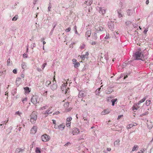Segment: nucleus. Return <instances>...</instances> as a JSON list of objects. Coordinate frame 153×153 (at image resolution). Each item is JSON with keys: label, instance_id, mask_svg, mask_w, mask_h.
<instances>
[{"label": "nucleus", "instance_id": "4d7b16f0", "mask_svg": "<svg viewBox=\"0 0 153 153\" xmlns=\"http://www.w3.org/2000/svg\"><path fill=\"white\" fill-rule=\"evenodd\" d=\"M148 30L147 29H145V30L143 31V33H146Z\"/></svg>", "mask_w": 153, "mask_h": 153}, {"label": "nucleus", "instance_id": "1a4fd4ad", "mask_svg": "<svg viewBox=\"0 0 153 153\" xmlns=\"http://www.w3.org/2000/svg\"><path fill=\"white\" fill-rule=\"evenodd\" d=\"M37 130V127L36 126H33L31 128L30 131V133L32 134H35Z\"/></svg>", "mask_w": 153, "mask_h": 153}, {"label": "nucleus", "instance_id": "58836bf2", "mask_svg": "<svg viewBox=\"0 0 153 153\" xmlns=\"http://www.w3.org/2000/svg\"><path fill=\"white\" fill-rule=\"evenodd\" d=\"M27 100V98L25 97L22 100V101L23 103H24Z\"/></svg>", "mask_w": 153, "mask_h": 153}, {"label": "nucleus", "instance_id": "37998d69", "mask_svg": "<svg viewBox=\"0 0 153 153\" xmlns=\"http://www.w3.org/2000/svg\"><path fill=\"white\" fill-rule=\"evenodd\" d=\"M149 113V112L148 111H146L145 112L144 114H142L140 115V116L141 117H142L144 115H146L148 114Z\"/></svg>", "mask_w": 153, "mask_h": 153}, {"label": "nucleus", "instance_id": "3c124183", "mask_svg": "<svg viewBox=\"0 0 153 153\" xmlns=\"http://www.w3.org/2000/svg\"><path fill=\"white\" fill-rule=\"evenodd\" d=\"M21 79V78L20 77L17 78L16 80V83H17V82L20 81Z\"/></svg>", "mask_w": 153, "mask_h": 153}, {"label": "nucleus", "instance_id": "9d476101", "mask_svg": "<svg viewBox=\"0 0 153 153\" xmlns=\"http://www.w3.org/2000/svg\"><path fill=\"white\" fill-rule=\"evenodd\" d=\"M73 63L74 65V67L75 68L78 67L79 65V63L75 59H72Z\"/></svg>", "mask_w": 153, "mask_h": 153}, {"label": "nucleus", "instance_id": "c9c22d12", "mask_svg": "<svg viewBox=\"0 0 153 153\" xmlns=\"http://www.w3.org/2000/svg\"><path fill=\"white\" fill-rule=\"evenodd\" d=\"M48 106L47 105H45V106H43L40 109V110H44L48 108Z\"/></svg>", "mask_w": 153, "mask_h": 153}, {"label": "nucleus", "instance_id": "774afa93", "mask_svg": "<svg viewBox=\"0 0 153 153\" xmlns=\"http://www.w3.org/2000/svg\"><path fill=\"white\" fill-rule=\"evenodd\" d=\"M146 4H149V0H146Z\"/></svg>", "mask_w": 153, "mask_h": 153}, {"label": "nucleus", "instance_id": "e2e57ef3", "mask_svg": "<svg viewBox=\"0 0 153 153\" xmlns=\"http://www.w3.org/2000/svg\"><path fill=\"white\" fill-rule=\"evenodd\" d=\"M150 153H153V148H152L151 149Z\"/></svg>", "mask_w": 153, "mask_h": 153}, {"label": "nucleus", "instance_id": "bf43d9fd", "mask_svg": "<svg viewBox=\"0 0 153 153\" xmlns=\"http://www.w3.org/2000/svg\"><path fill=\"white\" fill-rule=\"evenodd\" d=\"M91 43L92 45H95L96 44V43L95 42H92Z\"/></svg>", "mask_w": 153, "mask_h": 153}, {"label": "nucleus", "instance_id": "09e8293b", "mask_svg": "<svg viewBox=\"0 0 153 153\" xmlns=\"http://www.w3.org/2000/svg\"><path fill=\"white\" fill-rule=\"evenodd\" d=\"M71 29V28L70 27H69L67 29H66L65 31L66 32H69L70 31Z\"/></svg>", "mask_w": 153, "mask_h": 153}, {"label": "nucleus", "instance_id": "a18cd8bd", "mask_svg": "<svg viewBox=\"0 0 153 153\" xmlns=\"http://www.w3.org/2000/svg\"><path fill=\"white\" fill-rule=\"evenodd\" d=\"M47 65V63H44L42 65V69H44V68L45 67V66L46 65Z\"/></svg>", "mask_w": 153, "mask_h": 153}, {"label": "nucleus", "instance_id": "680f3d73", "mask_svg": "<svg viewBox=\"0 0 153 153\" xmlns=\"http://www.w3.org/2000/svg\"><path fill=\"white\" fill-rule=\"evenodd\" d=\"M23 56L24 57L27 58V55L26 54H23Z\"/></svg>", "mask_w": 153, "mask_h": 153}, {"label": "nucleus", "instance_id": "423d86ee", "mask_svg": "<svg viewBox=\"0 0 153 153\" xmlns=\"http://www.w3.org/2000/svg\"><path fill=\"white\" fill-rule=\"evenodd\" d=\"M141 103L138 102L137 103H135L134 105H133L132 109L133 111L134 110H137L140 107V105Z\"/></svg>", "mask_w": 153, "mask_h": 153}, {"label": "nucleus", "instance_id": "0e129e2a", "mask_svg": "<svg viewBox=\"0 0 153 153\" xmlns=\"http://www.w3.org/2000/svg\"><path fill=\"white\" fill-rule=\"evenodd\" d=\"M107 150L108 151H110L111 150V148H107Z\"/></svg>", "mask_w": 153, "mask_h": 153}, {"label": "nucleus", "instance_id": "49530a36", "mask_svg": "<svg viewBox=\"0 0 153 153\" xmlns=\"http://www.w3.org/2000/svg\"><path fill=\"white\" fill-rule=\"evenodd\" d=\"M10 59H7V65H10Z\"/></svg>", "mask_w": 153, "mask_h": 153}, {"label": "nucleus", "instance_id": "f03ea898", "mask_svg": "<svg viewBox=\"0 0 153 153\" xmlns=\"http://www.w3.org/2000/svg\"><path fill=\"white\" fill-rule=\"evenodd\" d=\"M135 56L136 59H142L143 57V54L140 50L137 51L135 53Z\"/></svg>", "mask_w": 153, "mask_h": 153}, {"label": "nucleus", "instance_id": "c85d7f7f", "mask_svg": "<svg viewBox=\"0 0 153 153\" xmlns=\"http://www.w3.org/2000/svg\"><path fill=\"white\" fill-rule=\"evenodd\" d=\"M24 89L26 91V92L28 93H29L30 91L29 88L28 87H25Z\"/></svg>", "mask_w": 153, "mask_h": 153}, {"label": "nucleus", "instance_id": "2f4dec72", "mask_svg": "<svg viewBox=\"0 0 153 153\" xmlns=\"http://www.w3.org/2000/svg\"><path fill=\"white\" fill-rule=\"evenodd\" d=\"M71 122L68 121L66 120V126L67 127H70Z\"/></svg>", "mask_w": 153, "mask_h": 153}, {"label": "nucleus", "instance_id": "864d4df0", "mask_svg": "<svg viewBox=\"0 0 153 153\" xmlns=\"http://www.w3.org/2000/svg\"><path fill=\"white\" fill-rule=\"evenodd\" d=\"M59 112L58 111H57L56 112H54V113H53V115H58V114H59Z\"/></svg>", "mask_w": 153, "mask_h": 153}, {"label": "nucleus", "instance_id": "39448f33", "mask_svg": "<svg viewBox=\"0 0 153 153\" xmlns=\"http://www.w3.org/2000/svg\"><path fill=\"white\" fill-rule=\"evenodd\" d=\"M141 103L138 102L137 103H135L134 105H133L132 109L133 111L134 110H137L140 107V105Z\"/></svg>", "mask_w": 153, "mask_h": 153}, {"label": "nucleus", "instance_id": "7c9ffc66", "mask_svg": "<svg viewBox=\"0 0 153 153\" xmlns=\"http://www.w3.org/2000/svg\"><path fill=\"white\" fill-rule=\"evenodd\" d=\"M136 126L135 125L133 124H130L128 125L127 126V128L128 129H130L132 128L133 126Z\"/></svg>", "mask_w": 153, "mask_h": 153}, {"label": "nucleus", "instance_id": "bb28decb", "mask_svg": "<svg viewBox=\"0 0 153 153\" xmlns=\"http://www.w3.org/2000/svg\"><path fill=\"white\" fill-rule=\"evenodd\" d=\"M93 38L95 40L97 39V34L96 33H94L92 35Z\"/></svg>", "mask_w": 153, "mask_h": 153}, {"label": "nucleus", "instance_id": "412c9836", "mask_svg": "<svg viewBox=\"0 0 153 153\" xmlns=\"http://www.w3.org/2000/svg\"><path fill=\"white\" fill-rule=\"evenodd\" d=\"M21 66L22 69H26L27 66L25 62H23L21 64Z\"/></svg>", "mask_w": 153, "mask_h": 153}, {"label": "nucleus", "instance_id": "6ab92c4d", "mask_svg": "<svg viewBox=\"0 0 153 153\" xmlns=\"http://www.w3.org/2000/svg\"><path fill=\"white\" fill-rule=\"evenodd\" d=\"M109 109H107L105 110L104 111H102L101 112V114L103 115L107 114L109 113Z\"/></svg>", "mask_w": 153, "mask_h": 153}, {"label": "nucleus", "instance_id": "052dcab7", "mask_svg": "<svg viewBox=\"0 0 153 153\" xmlns=\"http://www.w3.org/2000/svg\"><path fill=\"white\" fill-rule=\"evenodd\" d=\"M53 123V124L56 125V121L54 120H52Z\"/></svg>", "mask_w": 153, "mask_h": 153}, {"label": "nucleus", "instance_id": "79ce46f5", "mask_svg": "<svg viewBox=\"0 0 153 153\" xmlns=\"http://www.w3.org/2000/svg\"><path fill=\"white\" fill-rule=\"evenodd\" d=\"M101 88H100L98 89H97L96 90V92H97V91H98V93L96 94L97 95H99L100 94V89H101Z\"/></svg>", "mask_w": 153, "mask_h": 153}, {"label": "nucleus", "instance_id": "f704fd0d", "mask_svg": "<svg viewBox=\"0 0 153 153\" xmlns=\"http://www.w3.org/2000/svg\"><path fill=\"white\" fill-rule=\"evenodd\" d=\"M117 100V99H114L112 100L111 101L112 102V105L114 106V105L115 102H116Z\"/></svg>", "mask_w": 153, "mask_h": 153}, {"label": "nucleus", "instance_id": "f3484780", "mask_svg": "<svg viewBox=\"0 0 153 153\" xmlns=\"http://www.w3.org/2000/svg\"><path fill=\"white\" fill-rule=\"evenodd\" d=\"M57 88V85L56 83L53 84L51 86V88L53 90H56Z\"/></svg>", "mask_w": 153, "mask_h": 153}, {"label": "nucleus", "instance_id": "a878e982", "mask_svg": "<svg viewBox=\"0 0 153 153\" xmlns=\"http://www.w3.org/2000/svg\"><path fill=\"white\" fill-rule=\"evenodd\" d=\"M79 96L80 97H82L85 96L84 94L83 91H80L79 93Z\"/></svg>", "mask_w": 153, "mask_h": 153}, {"label": "nucleus", "instance_id": "603ef678", "mask_svg": "<svg viewBox=\"0 0 153 153\" xmlns=\"http://www.w3.org/2000/svg\"><path fill=\"white\" fill-rule=\"evenodd\" d=\"M74 29L75 30V33H77L78 32H77V30H76V26H74Z\"/></svg>", "mask_w": 153, "mask_h": 153}, {"label": "nucleus", "instance_id": "b1692460", "mask_svg": "<svg viewBox=\"0 0 153 153\" xmlns=\"http://www.w3.org/2000/svg\"><path fill=\"white\" fill-rule=\"evenodd\" d=\"M138 148H139V147L138 145H134V147H133V148H132V151H135V150H136L138 149Z\"/></svg>", "mask_w": 153, "mask_h": 153}, {"label": "nucleus", "instance_id": "473e14b6", "mask_svg": "<svg viewBox=\"0 0 153 153\" xmlns=\"http://www.w3.org/2000/svg\"><path fill=\"white\" fill-rule=\"evenodd\" d=\"M35 152L36 153H40L41 152L40 149L39 147L36 148Z\"/></svg>", "mask_w": 153, "mask_h": 153}, {"label": "nucleus", "instance_id": "dca6fc26", "mask_svg": "<svg viewBox=\"0 0 153 153\" xmlns=\"http://www.w3.org/2000/svg\"><path fill=\"white\" fill-rule=\"evenodd\" d=\"M31 101L33 104H36L37 102V100L36 97L35 96H33L31 98Z\"/></svg>", "mask_w": 153, "mask_h": 153}, {"label": "nucleus", "instance_id": "72a5a7b5", "mask_svg": "<svg viewBox=\"0 0 153 153\" xmlns=\"http://www.w3.org/2000/svg\"><path fill=\"white\" fill-rule=\"evenodd\" d=\"M18 18V16L17 15H16L12 19V20L13 21H16Z\"/></svg>", "mask_w": 153, "mask_h": 153}, {"label": "nucleus", "instance_id": "7ed1b4c3", "mask_svg": "<svg viewBox=\"0 0 153 153\" xmlns=\"http://www.w3.org/2000/svg\"><path fill=\"white\" fill-rule=\"evenodd\" d=\"M69 103L68 102H66L64 104L63 107L65 109V112H68L69 111L72 109L71 107H69Z\"/></svg>", "mask_w": 153, "mask_h": 153}, {"label": "nucleus", "instance_id": "c03bdc74", "mask_svg": "<svg viewBox=\"0 0 153 153\" xmlns=\"http://www.w3.org/2000/svg\"><path fill=\"white\" fill-rule=\"evenodd\" d=\"M15 114L19 115V116H20L22 114V113L18 111L16 112L15 113Z\"/></svg>", "mask_w": 153, "mask_h": 153}, {"label": "nucleus", "instance_id": "ea45409f", "mask_svg": "<svg viewBox=\"0 0 153 153\" xmlns=\"http://www.w3.org/2000/svg\"><path fill=\"white\" fill-rule=\"evenodd\" d=\"M146 100V98L145 97L143 98L140 101H139V102L141 103H142L144 102Z\"/></svg>", "mask_w": 153, "mask_h": 153}, {"label": "nucleus", "instance_id": "a211bd4d", "mask_svg": "<svg viewBox=\"0 0 153 153\" xmlns=\"http://www.w3.org/2000/svg\"><path fill=\"white\" fill-rule=\"evenodd\" d=\"M65 85H62L61 86V89L62 91H63V93L65 92L66 93H67V90L66 87L65 86Z\"/></svg>", "mask_w": 153, "mask_h": 153}, {"label": "nucleus", "instance_id": "13d9d810", "mask_svg": "<svg viewBox=\"0 0 153 153\" xmlns=\"http://www.w3.org/2000/svg\"><path fill=\"white\" fill-rule=\"evenodd\" d=\"M21 78H23L25 77V75L23 74H22L21 75Z\"/></svg>", "mask_w": 153, "mask_h": 153}, {"label": "nucleus", "instance_id": "5701e85b", "mask_svg": "<svg viewBox=\"0 0 153 153\" xmlns=\"http://www.w3.org/2000/svg\"><path fill=\"white\" fill-rule=\"evenodd\" d=\"M120 140L119 139L117 140L114 142V146H118L119 144Z\"/></svg>", "mask_w": 153, "mask_h": 153}, {"label": "nucleus", "instance_id": "c756f323", "mask_svg": "<svg viewBox=\"0 0 153 153\" xmlns=\"http://www.w3.org/2000/svg\"><path fill=\"white\" fill-rule=\"evenodd\" d=\"M151 101L150 100H148L146 101V105L149 106L151 103Z\"/></svg>", "mask_w": 153, "mask_h": 153}, {"label": "nucleus", "instance_id": "2eb2a0df", "mask_svg": "<svg viewBox=\"0 0 153 153\" xmlns=\"http://www.w3.org/2000/svg\"><path fill=\"white\" fill-rule=\"evenodd\" d=\"M24 151V149H22L21 148H18L15 150V153H22Z\"/></svg>", "mask_w": 153, "mask_h": 153}, {"label": "nucleus", "instance_id": "9b49d317", "mask_svg": "<svg viewBox=\"0 0 153 153\" xmlns=\"http://www.w3.org/2000/svg\"><path fill=\"white\" fill-rule=\"evenodd\" d=\"M51 109L52 107L49 108L45 111L44 114L47 116L48 115L52 113H53V111H51Z\"/></svg>", "mask_w": 153, "mask_h": 153}, {"label": "nucleus", "instance_id": "8fccbe9b", "mask_svg": "<svg viewBox=\"0 0 153 153\" xmlns=\"http://www.w3.org/2000/svg\"><path fill=\"white\" fill-rule=\"evenodd\" d=\"M85 45L84 44L82 45V46L80 47V49H83L84 48H85Z\"/></svg>", "mask_w": 153, "mask_h": 153}, {"label": "nucleus", "instance_id": "cd10ccee", "mask_svg": "<svg viewBox=\"0 0 153 153\" xmlns=\"http://www.w3.org/2000/svg\"><path fill=\"white\" fill-rule=\"evenodd\" d=\"M126 12L127 14V15L128 16L131 15L132 14V11L131 10L128 9L127 10Z\"/></svg>", "mask_w": 153, "mask_h": 153}, {"label": "nucleus", "instance_id": "20e7f679", "mask_svg": "<svg viewBox=\"0 0 153 153\" xmlns=\"http://www.w3.org/2000/svg\"><path fill=\"white\" fill-rule=\"evenodd\" d=\"M42 140L44 142H46L48 141L50 139L49 136L47 134H44L42 135L41 137Z\"/></svg>", "mask_w": 153, "mask_h": 153}, {"label": "nucleus", "instance_id": "a19ab883", "mask_svg": "<svg viewBox=\"0 0 153 153\" xmlns=\"http://www.w3.org/2000/svg\"><path fill=\"white\" fill-rule=\"evenodd\" d=\"M72 118L71 117H68L67 118L66 120L68 121L71 122V121L72 120Z\"/></svg>", "mask_w": 153, "mask_h": 153}, {"label": "nucleus", "instance_id": "6e6552de", "mask_svg": "<svg viewBox=\"0 0 153 153\" xmlns=\"http://www.w3.org/2000/svg\"><path fill=\"white\" fill-rule=\"evenodd\" d=\"M92 2V0H85L84 3L83 5L84 7H86L85 5H90Z\"/></svg>", "mask_w": 153, "mask_h": 153}, {"label": "nucleus", "instance_id": "0eeeda50", "mask_svg": "<svg viewBox=\"0 0 153 153\" xmlns=\"http://www.w3.org/2000/svg\"><path fill=\"white\" fill-rule=\"evenodd\" d=\"M89 53L88 52H86L85 54L82 55L80 56V57L82 61L84 60L85 59H88V57Z\"/></svg>", "mask_w": 153, "mask_h": 153}, {"label": "nucleus", "instance_id": "5fc2aeb1", "mask_svg": "<svg viewBox=\"0 0 153 153\" xmlns=\"http://www.w3.org/2000/svg\"><path fill=\"white\" fill-rule=\"evenodd\" d=\"M13 72L15 74H16L17 73V71L16 69L13 70Z\"/></svg>", "mask_w": 153, "mask_h": 153}, {"label": "nucleus", "instance_id": "4be33fe9", "mask_svg": "<svg viewBox=\"0 0 153 153\" xmlns=\"http://www.w3.org/2000/svg\"><path fill=\"white\" fill-rule=\"evenodd\" d=\"M65 127V125L64 123H62L59 126V129L61 130H63Z\"/></svg>", "mask_w": 153, "mask_h": 153}, {"label": "nucleus", "instance_id": "4c0bfd02", "mask_svg": "<svg viewBox=\"0 0 153 153\" xmlns=\"http://www.w3.org/2000/svg\"><path fill=\"white\" fill-rule=\"evenodd\" d=\"M49 6L48 7V11H50L51 10V8L52 5H51V3H49Z\"/></svg>", "mask_w": 153, "mask_h": 153}, {"label": "nucleus", "instance_id": "e433bc0d", "mask_svg": "<svg viewBox=\"0 0 153 153\" xmlns=\"http://www.w3.org/2000/svg\"><path fill=\"white\" fill-rule=\"evenodd\" d=\"M51 83V81L49 80H47L45 82L46 85L48 86Z\"/></svg>", "mask_w": 153, "mask_h": 153}, {"label": "nucleus", "instance_id": "338daca9", "mask_svg": "<svg viewBox=\"0 0 153 153\" xmlns=\"http://www.w3.org/2000/svg\"><path fill=\"white\" fill-rule=\"evenodd\" d=\"M43 49H44V45L46 44V42L45 41H43Z\"/></svg>", "mask_w": 153, "mask_h": 153}, {"label": "nucleus", "instance_id": "aec40b11", "mask_svg": "<svg viewBox=\"0 0 153 153\" xmlns=\"http://www.w3.org/2000/svg\"><path fill=\"white\" fill-rule=\"evenodd\" d=\"M91 31L90 30L87 31L85 34L86 36L88 37H89L91 34Z\"/></svg>", "mask_w": 153, "mask_h": 153}, {"label": "nucleus", "instance_id": "de8ad7c7", "mask_svg": "<svg viewBox=\"0 0 153 153\" xmlns=\"http://www.w3.org/2000/svg\"><path fill=\"white\" fill-rule=\"evenodd\" d=\"M145 151V150L144 149H142L140 150L139 152H137V153H143Z\"/></svg>", "mask_w": 153, "mask_h": 153}, {"label": "nucleus", "instance_id": "69168bd1", "mask_svg": "<svg viewBox=\"0 0 153 153\" xmlns=\"http://www.w3.org/2000/svg\"><path fill=\"white\" fill-rule=\"evenodd\" d=\"M123 116V115H119L118 116V119H120V118H121V117L122 116Z\"/></svg>", "mask_w": 153, "mask_h": 153}, {"label": "nucleus", "instance_id": "f257e3e1", "mask_svg": "<svg viewBox=\"0 0 153 153\" xmlns=\"http://www.w3.org/2000/svg\"><path fill=\"white\" fill-rule=\"evenodd\" d=\"M30 121L32 124H34L37 118V114L36 112L33 111L30 115Z\"/></svg>", "mask_w": 153, "mask_h": 153}, {"label": "nucleus", "instance_id": "ddd939ff", "mask_svg": "<svg viewBox=\"0 0 153 153\" xmlns=\"http://www.w3.org/2000/svg\"><path fill=\"white\" fill-rule=\"evenodd\" d=\"M80 131L79 129L77 128H75L73 129L72 131V134L73 135L79 133Z\"/></svg>", "mask_w": 153, "mask_h": 153}, {"label": "nucleus", "instance_id": "f8f14e48", "mask_svg": "<svg viewBox=\"0 0 153 153\" xmlns=\"http://www.w3.org/2000/svg\"><path fill=\"white\" fill-rule=\"evenodd\" d=\"M95 31L97 32H98L99 31H103L104 28L101 26H100L99 27H97L95 26Z\"/></svg>", "mask_w": 153, "mask_h": 153}, {"label": "nucleus", "instance_id": "4468645a", "mask_svg": "<svg viewBox=\"0 0 153 153\" xmlns=\"http://www.w3.org/2000/svg\"><path fill=\"white\" fill-rule=\"evenodd\" d=\"M98 10H99V13L103 15L105 14V10L103 9L101 7H99Z\"/></svg>", "mask_w": 153, "mask_h": 153}, {"label": "nucleus", "instance_id": "393cba45", "mask_svg": "<svg viewBox=\"0 0 153 153\" xmlns=\"http://www.w3.org/2000/svg\"><path fill=\"white\" fill-rule=\"evenodd\" d=\"M117 13L119 18H121L123 17V15L122 14L121 11L120 10L118 11Z\"/></svg>", "mask_w": 153, "mask_h": 153}, {"label": "nucleus", "instance_id": "6e6d98bb", "mask_svg": "<svg viewBox=\"0 0 153 153\" xmlns=\"http://www.w3.org/2000/svg\"><path fill=\"white\" fill-rule=\"evenodd\" d=\"M54 128H55V129H57L58 128H59V126H56V125H54Z\"/></svg>", "mask_w": 153, "mask_h": 153}]
</instances>
